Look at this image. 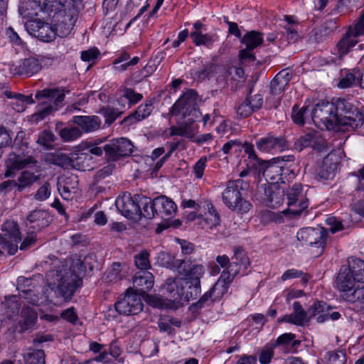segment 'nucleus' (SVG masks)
I'll use <instances>...</instances> for the list:
<instances>
[{"instance_id": "obj_42", "label": "nucleus", "mask_w": 364, "mask_h": 364, "mask_svg": "<svg viewBox=\"0 0 364 364\" xmlns=\"http://www.w3.org/2000/svg\"><path fill=\"white\" fill-rule=\"evenodd\" d=\"M158 259L161 266L173 271H177L181 262V259H176L174 255L166 252H161Z\"/></svg>"}, {"instance_id": "obj_51", "label": "nucleus", "mask_w": 364, "mask_h": 364, "mask_svg": "<svg viewBox=\"0 0 364 364\" xmlns=\"http://www.w3.org/2000/svg\"><path fill=\"white\" fill-rule=\"evenodd\" d=\"M99 113L105 118V124L110 126L122 113L117 109L110 107H102Z\"/></svg>"}, {"instance_id": "obj_63", "label": "nucleus", "mask_w": 364, "mask_h": 364, "mask_svg": "<svg viewBox=\"0 0 364 364\" xmlns=\"http://www.w3.org/2000/svg\"><path fill=\"white\" fill-rule=\"evenodd\" d=\"M50 192L51 186L50 183L46 182L38 189L34 198L37 200L43 201L50 196Z\"/></svg>"}, {"instance_id": "obj_19", "label": "nucleus", "mask_w": 364, "mask_h": 364, "mask_svg": "<svg viewBox=\"0 0 364 364\" xmlns=\"http://www.w3.org/2000/svg\"><path fill=\"white\" fill-rule=\"evenodd\" d=\"M37 161L32 156H25L11 153L5 161V178H11L15 176V171L22 170L35 166Z\"/></svg>"}, {"instance_id": "obj_40", "label": "nucleus", "mask_w": 364, "mask_h": 364, "mask_svg": "<svg viewBox=\"0 0 364 364\" xmlns=\"http://www.w3.org/2000/svg\"><path fill=\"white\" fill-rule=\"evenodd\" d=\"M190 36L195 45L197 46H205L207 48H210L217 38L215 35L203 34L201 31H198L191 32Z\"/></svg>"}, {"instance_id": "obj_7", "label": "nucleus", "mask_w": 364, "mask_h": 364, "mask_svg": "<svg viewBox=\"0 0 364 364\" xmlns=\"http://www.w3.org/2000/svg\"><path fill=\"white\" fill-rule=\"evenodd\" d=\"M75 157H70L62 152L48 153L45 156V161L63 169L74 168L85 171L87 166L84 164L86 160H90L92 156L85 153L75 154Z\"/></svg>"}, {"instance_id": "obj_61", "label": "nucleus", "mask_w": 364, "mask_h": 364, "mask_svg": "<svg viewBox=\"0 0 364 364\" xmlns=\"http://www.w3.org/2000/svg\"><path fill=\"white\" fill-rule=\"evenodd\" d=\"M241 264L238 262H232L229 263L228 268L223 271L221 274H225L224 277H228L232 282L235 277L239 274Z\"/></svg>"}, {"instance_id": "obj_17", "label": "nucleus", "mask_w": 364, "mask_h": 364, "mask_svg": "<svg viewBox=\"0 0 364 364\" xmlns=\"http://www.w3.org/2000/svg\"><path fill=\"white\" fill-rule=\"evenodd\" d=\"M282 164H284V160L279 157L271 160H259L258 174H262L269 183H278L281 182Z\"/></svg>"}, {"instance_id": "obj_26", "label": "nucleus", "mask_w": 364, "mask_h": 364, "mask_svg": "<svg viewBox=\"0 0 364 364\" xmlns=\"http://www.w3.org/2000/svg\"><path fill=\"white\" fill-rule=\"evenodd\" d=\"M154 210L161 218L171 217L176 211V205L165 196H157L154 199Z\"/></svg>"}, {"instance_id": "obj_2", "label": "nucleus", "mask_w": 364, "mask_h": 364, "mask_svg": "<svg viewBox=\"0 0 364 364\" xmlns=\"http://www.w3.org/2000/svg\"><path fill=\"white\" fill-rule=\"evenodd\" d=\"M176 272L186 284V298L196 299L201 292L200 279L205 274L204 266L192 260L191 257H185L181 259Z\"/></svg>"}, {"instance_id": "obj_27", "label": "nucleus", "mask_w": 364, "mask_h": 364, "mask_svg": "<svg viewBox=\"0 0 364 364\" xmlns=\"http://www.w3.org/2000/svg\"><path fill=\"white\" fill-rule=\"evenodd\" d=\"M355 282L357 281L353 277V274H352L349 268L345 265L341 266L336 279L337 289L343 292V294H346V293L353 290Z\"/></svg>"}, {"instance_id": "obj_1", "label": "nucleus", "mask_w": 364, "mask_h": 364, "mask_svg": "<svg viewBox=\"0 0 364 364\" xmlns=\"http://www.w3.org/2000/svg\"><path fill=\"white\" fill-rule=\"evenodd\" d=\"M87 269V258L75 257L69 267L62 265L48 272L49 287L57 296L70 300L82 285V277Z\"/></svg>"}, {"instance_id": "obj_45", "label": "nucleus", "mask_w": 364, "mask_h": 364, "mask_svg": "<svg viewBox=\"0 0 364 364\" xmlns=\"http://www.w3.org/2000/svg\"><path fill=\"white\" fill-rule=\"evenodd\" d=\"M215 301H216L213 299L209 291H208L198 301L192 304L190 306L189 309L193 314H197L202 308L205 306H210Z\"/></svg>"}, {"instance_id": "obj_16", "label": "nucleus", "mask_w": 364, "mask_h": 364, "mask_svg": "<svg viewBox=\"0 0 364 364\" xmlns=\"http://www.w3.org/2000/svg\"><path fill=\"white\" fill-rule=\"evenodd\" d=\"M143 307L140 296L132 288L127 289L124 297L114 304L116 311L119 314L126 316L137 314L142 311Z\"/></svg>"}, {"instance_id": "obj_21", "label": "nucleus", "mask_w": 364, "mask_h": 364, "mask_svg": "<svg viewBox=\"0 0 364 364\" xmlns=\"http://www.w3.org/2000/svg\"><path fill=\"white\" fill-rule=\"evenodd\" d=\"M50 223V215L47 211L36 209L27 215L25 226L26 231L38 232L48 227Z\"/></svg>"}, {"instance_id": "obj_11", "label": "nucleus", "mask_w": 364, "mask_h": 364, "mask_svg": "<svg viewBox=\"0 0 364 364\" xmlns=\"http://www.w3.org/2000/svg\"><path fill=\"white\" fill-rule=\"evenodd\" d=\"M134 145L127 138L112 139L104 146L105 159L108 161H117L130 156L134 151Z\"/></svg>"}, {"instance_id": "obj_52", "label": "nucleus", "mask_w": 364, "mask_h": 364, "mask_svg": "<svg viewBox=\"0 0 364 364\" xmlns=\"http://www.w3.org/2000/svg\"><path fill=\"white\" fill-rule=\"evenodd\" d=\"M285 20L288 22V25L284 26L285 33L288 43H295L299 39V35L295 28L294 22L289 16H284Z\"/></svg>"}, {"instance_id": "obj_33", "label": "nucleus", "mask_w": 364, "mask_h": 364, "mask_svg": "<svg viewBox=\"0 0 364 364\" xmlns=\"http://www.w3.org/2000/svg\"><path fill=\"white\" fill-rule=\"evenodd\" d=\"M137 198H139L137 201L140 211L137 221L141 220L143 218L148 220L154 218L156 215V213L154 210V200L141 195Z\"/></svg>"}, {"instance_id": "obj_12", "label": "nucleus", "mask_w": 364, "mask_h": 364, "mask_svg": "<svg viewBox=\"0 0 364 364\" xmlns=\"http://www.w3.org/2000/svg\"><path fill=\"white\" fill-rule=\"evenodd\" d=\"M46 60L52 63L53 58L43 55H40L38 58L33 56L19 60L17 64L13 65L11 71L14 75L30 77L42 70L43 63Z\"/></svg>"}, {"instance_id": "obj_13", "label": "nucleus", "mask_w": 364, "mask_h": 364, "mask_svg": "<svg viewBox=\"0 0 364 364\" xmlns=\"http://www.w3.org/2000/svg\"><path fill=\"white\" fill-rule=\"evenodd\" d=\"M240 42L245 46V48L239 52L240 65H243L246 63L254 62L256 57L252 51L263 43L262 33L257 31H247L242 37Z\"/></svg>"}, {"instance_id": "obj_53", "label": "nucleus", "mask_w": 364, "mask_h": 364, "mask_svg": "<svg viewBox=\"0 0 364 364\" xmlns=\"http://www.w3.org/2000/svg\"><path fill=\"white\" fill-rule=\"evenodd\" d=\"M38 287L33 278L18 277L17 279V290L20 294H25L29 290Z\"/></svg>"}, {"instance_id": "obj_10", "label": "nucleus", "mask_w": 364, "mask_h": 364, "mask_svg": "<svg viewBox=\"0 0 364 364\" xmlns=\"http://www.w3.org/2000/svg\"><path fill=\"white\" fill-rule=\"evenodd\" d=\"M0 246L6 249L9 255H14L18 250V243L21 240V233L17 222L6 220L1 226Z\"/></svg>"}, {"instance_id": "obj_47", "label": "nucleus", "mask_w": 364, "mask_h": 364, "mask_svg": "<svg viewBox=\"0 0 364 364\" xmlns=\"http://www.w3.org/2000/svg\"><path fill=\"white\" fill-rule=\"evenodd\" d=\"M45 353L43 350H33L24 354L26 364H46Z\"/></svg>"}, {"instance_id": "obj_37", "label": "nucleus", "mask_w": 364, "mask_h": 364, "mask_svg": "<svg viewBox=\"0 0 364 364\" xmlns=\"http://www.w3.org/2000/svg\"><path fill=\"white\" fill-rule=\"evenodd\" d=\"M361 77H364L359 68H354L351 72L346 73L341 77L338 84L340 88H348L355 85H359Z\"/></svg>"}, {"instance_id": "obj_38", "label": "nucleus", "mask_w": 364, "mask_h": 364, "mask_svg": "<svg viewBox=\"0 0 364 364\" xmlns=\"http://www.w3.org/2000/svg\"><path fill=\"white\" fill-rule=\"evenodd\" d=\"M357 37L348 30L344 36L337 43V48L340 56L347 54L351 48L355 46L358 41L355 39Z\"/></svg>"}, {"instance_id": "obj_35", "label": "nucleus", "mask_w": 364, "mask_h": 364, "mask_svg": "<svg viewBox=\"0 0 364 364\" xmlns=\"http://www.w3.org/2000/svg\"><path fill=\"white\" fill-rule=\"evenodd\" d=\"M39 180V176L29 171H23L16 179L18 185V192L21 193L25 189L31 188L37 181Z\"/></svg>"}, {"instance_id": "obj_34", "label": "nucleus", "mask_w": 364, "mask_h": 364, "mask_svg": "<svg viewBox=\"0 0 364 364\" xmlns=\"http://www.w3.org/2000/svg\"><path fill=\"white\" fill-rule=\"evenodd\" d=\"M0 313L9 318L18 314L20 309V304L17 296L15 295L6 296L4 301H0Z\"/></svg>"}, {"instance_id": "obj_28", "label": "nucleus", "mask_w": 364, "mask_h": 364, "mask_svg": "<svg viewBox=\"0 0 364 364\" xmlns=\"http://www.w3.org/2000/svg\"><path fill=\"white\" fill-rule=\"evenodd\" d=\"M152 100H146L145 104L139 105L137 109L131 114L126 117L122 122V124L130 126L131 124L139 122L148 117L152 111Z\"/></svg>"}, {"instance_id": "obj_22", "label": "nucleus", "mask_w": 364, "mask_h": 364, "mask_svg": "<svg viewBox=\"0 0 364 364\" xmlns=\"http://www.w3.org/2000/svg\"><path fill=\"white\" fill-rule=\"evenodd\" d=\"M257 149L264 153L271 151H283L288 149V142L284 136L277 137L271 133L260 138L256 142Z\"/></svg>"}, {"instance_id": "obj_29", "label": "nucleus", "mask_w": 364, "mask_h": 364, "mask_svg": "<svg viewBox=\"0 0 364 364\" xmlns=\"http://www.w3.org/2000/svg\"><path fill=\"white\" fill-rule=\"evenodd\" d=\"M72 122L77 124L81 129L86 133L95 132L100 128L101 120L99 117L91 116H74Z\"/></svg>"}, {"instance_id": "obj_43", "label": "nucleus", "mask_w": 364, "mask_h": 364, "mask_svg": "<svg viewBox=\"0 0 364 364\" xmlns=\"http://www.w3.org/2000/svg\"><path fill=\"white\" fill-rule=\"evenodd\" d=\"M343 296L348 302L364 304V285L354 287L352 291L346 293Z\"/></svg>"}, {"instance_id": "obj_14", "label": "nucleus", "mask_w": 364, "mask_h": 364, "mask_svg": "<svg viewBox=\"0 0 364 364\" xmlns=\"http://www.w3.org/2000/svg\"><path fill=\"white\" fill-rule=\"evenodd\" d=\"M79 13V7L73 6L68 11L65 9L55 14L53 18H55L53 29L57 36L63 38L67 36L77 20Z\"/></svg>"}, {"instance_id": "obj_25", "label": "nucleus", "mask_w": 364, "mask_h": 364, "mask_svg": "<svg viewBox=\"0 0 364 364\" xmlns=\"http://www.w3.org/2000/svg\"><path fill=\"white\" fill-rule=\"evenodd\" d=\"M178 279L177 277H169L166 279L163 286L164 294H166L170 300H183L188 301L190 299L186 298V289L183 286H178Z\"/></svg>"}, {"instance_id": "obj_15", "label": "nucleus", "mask_w": 364, "mask_h": 364, "mask_svg": "<svg viewBox=\"0 0 364 364\" xmlns=\"http://www.w3.org/2000/svg\"><path fill=\"white\" fill-rule=\"evenodd\" d=\"M288 211L293 215L299 216L304 211L309 205L308 199L306 198V193L303 191V186L301 183H296L286 191Z\"/></svg>"}, {"instance_id": "obj_31", "label": "nucleus", "mask_w": 364, "mask_h": 364, "mask_svg": "<svg viewBox=\"0 0 364 364\" xmlns=\"http://www.w3.org/2000/svg\"><path fill=\"white\" fill-rule=\"evenodd\" d=\"M332 309L333 307L325 301H317L309 308V315L310 318L318 315L316 318V321L318 323H323L330 318L331 314L329 311Z\"/></svg>"}, {"instance_id": "obj_4", "label": "nucleus", "mask_w": 364, "mask_h": 364, "mask_svg": "<svg viewBox=\"0 0 364 364\" xmlns=\"http://www.w3.org/2000/svg\"><path fill=\"white\" fill-rule=\"evenodd\" d=\"M64 92L63 89L58 87L46 88L38 91L36 94V98L46 100L42 102V105L38 111L31 115V120L33 122L38 123L39 121L44 119L53 112L56 111L65 99Z\"/></svg>"}, {"instance_id": "obj_5", "label": "nucleus", "mask_w": 364, "mask_h": 364, "mask_svg": "<svg viewBox=\"0 0 364 364\" xmlns=\"http://www.w3.org/2000/svg\"><path fill=\"white\" fill-rule=\"evenodd\" d=\"M198 95L194 90H188L172 106L170 113L172 115L182 114V118L188 117L191 123L198 120L202 115L198 107Z\"/></svg>"}, {"instance_id": "obj_24", "label": "nucleus", "mask_w": 364, "mask_h": 364, "mask_svg": "<svg viewBox=\"0 0 364 364\" xmlns=\"http://www.w3.org/2000/svg\"><path fill=\"white\" fill-rule=\"evenodd\" d=\"M133 284L134 292L139 296L145 297L154 286V276L147 271H140L134 275Z\"/></svg>"}, {"instance_id": "obj_50", "label": "nucleus", "mask_w": 364, "mask_h": 364, "mask_svg": "<svg viewBox=\"0 0 364 364\" xmlns=\"http://www.w3.org/2000/svg\"><path fill=\"white\" fill-rule=\"evenodd\" d=\"M308 110V106H304L300 108L298 105H294L291 112L293 122L299 126H303L305 124L306 114Z\"/></svg>"}, {"instance_id": "obj_49", "label": "nucleus", "mask_w": 364, "mask_h": 364, "mask_svg": "<svg viewBox=\"0 0 364 364\" xmlns=\"http://www.w3.org/2000/svg\"><path fill=\"white\" fill-rule=\"evenodd\" d=\"M82 134L80 129L77 127H68L61 129L59 135L63 141L75 140Z\"/></svg>"}, {"instance_id": "obj_39", "label": "nucleus", "mask_w": 364, "mask_h": 364, "mask_svg": "<svg viewBox=\"0 0 364 364\" xmlns=\"http://www.w3.org/2000/svg\"><path fill=\"white\" fill-rule=\"evenodd\" d=\"M348 262L347 267L349 268L357 282L364 283V261L356 257H350Z\"/></svg>"}, {"instance_id": "obj_58", "label": "nucleus", "mask_w": 364, "mask_h": 364, "mask_svg": "<svg viewBox=\"0 0 364 364\" xmlns=\"http://www.w3.org/2000/svg\"><path fill=\"white\" fill-rule=\"evenodd\" d=\"M249 99V97H245V100L236 108L237 114L241 118H246L255 112Z\"/></svg>"}, {"instance_id": "obj_41", "label": "nucleus", "mask_w": 364, "mask_h": 364, "mask_svg": "<svg viewBox=\"0 0 364 364\" xmlns=\"http://www.w3.org/2000/svg\"><path fill=\"white\" fill-rule=\"evenodd\" d=\"M57 139L50 130L45 129L38 134L36 142L45 150H52L55 148L54 142Z\"/></svg>"}, {"instance_id": "obj_54", "label": "nucleus", "mask_w": 364, "mask_h": 364, "mask_svg": "<svg viewBox=\"0 0 364 364\" xmlns=\"http://www.w3.org/2000/svg\"><path fill=\"white\" fill-rule=\"evenodd\" d=\"M149 252L144 250L140 253L134 255V262L136 267L141 271L147 270L151 267L150 262L149 259Z\"/></svg>"}, {"instance_id": "obj_57", "label": "nucleus", "mask_w": 364, "mask_h": 364, "mask_svg": "<svg viewBox=\"0 0 364 364\" xmlns=\"http://www.w3.org/2000/svg\"><path fill=\"white\" fill-rule=\"evenodd\" d=\"M274 346L272 343H268L261 350L259 360L261 364H268L274 356Z\"/></svg>"}, {"instance_id": "obj_3", "label": "nucleus", "mask_w": 364, "mask_h": 364, "mask_svg": "<svg viewBox=\"0 0 364 364\" xmlns=\"http://www.w3.org/2000/svg\"><path fill=\"white\" fill-rule=\"evenodd\" d=\"M247 183L242 179L229 181L226 188L223 192L222 198L225 205L231 210L237 213H247L252 207L250 201L242 196Z\"/></svg>"}, {"instance_id": "obj_59", "label": "nucleus", "mask_w": 364, "mask_h": 364, "mask_svg": "<svg viewBox=\"0 0 364 364\" xmlns=\"http://www.w3.org/2000/svg\"><path fill=\"white\" fill-rule=\"evenodd\" d=\"M45 22H43L40 19H37V18H30V20L27 21L26 23H25V28L26 30L28 31V33L34 36V37H36V34L38 31V30H40L41 26H43Z\"/></svg>"}, {"instance_id": "obj_62", "label": "nucleus", "mask_w": 364, "mask_h": 364, "mask_svg": "<svg viewBox=\"0 0 364 364\" xmlns=\"http://www.w3.org/2000/svg\"><path fill=\"white\" fill-rule=\"evenodd\" d=\"M328 355L329 364H346V354L343 350L330 351Z\"/></svg>"}, {"instance_id": "obj_8", "label": "nucleus", "mask_w": 364, "mask_h": 364, "mask_svg": "<svg viewBox=\"0 0 364 364\" xmlns=\"http://www.w3.org/2000/svg\"><path fill=\"white\" fill-rule=\"evenodd\" d=\"M311 119L316 124L322 123L327 129H338V118L334 102L322 101L316 104L311 111Z\"/></svg>"}, {"instance_id": "obj_23", "label": "nucleus", "mask_w": 364, "mask_h": 364, "mask_svg": "<svg viewBox=\"0 0 364 364\" xmlns=\"http://www.w3.org/2000/svg\"><path fill=\"white\" fill-rule=\"evenodd\" d=\"M338 161L335 154H328L321 161L317 162L315 169V177L317 179L328 180L335 175Z\"/></svg>"}, {"instance_id": "obj_36", "label": "nucleus", "mask_w": 364, "mask_h": 364, "mask_svg": "<svg viewBox=\"0 0 364 364\" xmlns=\"http://www.w3.org/2000/svg\"><path fill=\"white\" fill-rule=\"evenodd\" d=\"M225 274H221L214 286L209 290L215 301L220 300L223 296L227 293L228 288L232 282L230 279L224 277Z\"/></svg>"}, {"instance_id": "obj_56", "label": "nucleus", "mask_w": 364, "mask_h": 364, "mask_svg": "<svg viewBox=\"0 0 364 364\" xmlns=\"http://www.w3.org/2000/svg\"><path fill=\"white\" fill-rule=\"evenodd\" d=\"M287 85L281 77V75H276L270 82V93L272 95L281 94L286 88Z\"/></svg>"}, {"instance_id": "obj_64", "label": "nucleus", "mask_w": 364, "mask_h": 364, "mask_svg": "<svg viewBox=\"0 0 364 364\" xmlns=\"http://www.w3.org/2000/svg\"><path fill=\"white\" fill-rule=\"evenodd\" d=\"M348 30L354 36H364V11L358 18L353 28H349Z\"/></svg>"}, {"instance_id": "obj_18", "label": "nucleus", "mask_w": 364, "mask_h": 364, "mask_svg": "<svg viewBox=\"0 0 364 364\" xmlns=\"http://www.w3.org/2000/svg\"><path fill=\"white\" fill-rule=\"evenodd\" d=\"M137 196L140 195L135 194L132 197L130 193L124 194L122 196H119L115 201V205L119 212L127 219L134 221H137L140 213Z\"/></svg>"}, {"instance_id": "obj_44", "label": "nucleus", "mask_w": 364, "mask_h": 364, "mask_svg": "<svg viewBox=\"0 0 364 364\" xmlns=\"http://www.w3.org/2000/svg\"><path fill=\"white\" fill-rule=\"evenodd\" d=\"M57 33L54 31L53 26L48 23H44L38 30L36 37L44 42H50L55 39Z\"/></svg>"}, {"instance_id": "obj_6", "label": "nucleus", "mask_w": 364, "mask_h": 364, "mask_svg": "<svg viewBox=\"0 0 364 364\" xmlns=\"http://www.w3.org/2000/svg\"><path fill=\"white\" fill-rule=\"evenodd\" d=\"M336 114H338V129L350 127L353 129L359 128L360 123L358 116L360 115L359 110L349 101L338 98L334 102Z\"/></svg>"}, {"instance_id": "obj_30", "label": "nucleus", "mask_w": 364, "mask_h": 364, "mask_svg": "<svg viewBox=\"0 0 364 364\" xmlns=\"http://www.w3.org/2000/svg\"><path fill=\"white\" fill-rule=\"evenodd\" d=\"M38 318V314L32 308L28 306L23 307L21 311V319L18 321L19 333H24L34 326Z\"/></svg>"}, {"instance_id": "obj_46", "label": "nucleus", "mask_w": 364, "mask_h": 364, "mask_svg": "<svg viewBox=\"0 0 364 364\" xmlns=\"http://www.w3.org/2000/svg\"><path fill=\"white\" fill-rule=\"evenodd\" d=\"M116 166L114 164H109L108 165L98 170L95 174L93 185L98 186L100 183H103L104 181L112 174Z\"/></svg>"}, {"instance_id": "obj_48", "label": "nucleus", "mask_w": 364, "mask_h": 364, "mask_svg": "<svg viewBox=\"0 0 364 364\" xmlns=\"http://www.w3.org/2000/svg\"><path fill=\"white\" fill-rule=\"evenodd\" d=\"M294 315L296 318V323L298 326H302L304 323H307L311 318L309 315V309L304 311L300 302L295 301L293 304Z\"/></svg>"}, {"instance_id": "obj_9", "label": "nucleus", "mask_w": 364, "mask_h": 364, "mask_svg": "<svg viewBox=\"0 0 364 364\" xmlns=\"http://www.w3.org/2000/svg\"><path fill=\"white\" fill-rule=\"evenodd\" d=\"M327 236V230L321 226L300 229L296 235L299 240L317 248L315 252L317 256L323 254L326 245Z\"/></svg>"}, {"instance_id": "obj_60", "label": "nucleus", "mask_w": 364, "mask_h": 364, "mask_svg": "<svg viewBox=\"0 0 364 364\" xmlns=\"http://www.w3.org/2000/svg\"><path fill=\"white\" fill-rule=\"evenodd\" d=\"M123 92L124 97L127 100L129 108L132 105L136 104L143 98V95L141 94L135 92V91L132 88L125 87Z\"/></svg>"}, {"instance_id": "obj_55", "label": "nucleus", "mask_w": 364, "mask_h": 364, "mask_svg": "<svg viewBox=\"0 0 364 364\" xmlns=\"http://www.w3.org/2000/svg\"><path fill=\"white\" fill-rule=\"evenodd\" d=\"M231 259L232 262H238L239 264L242 265L245 269H247V267L250 264V259L245 250L240 247H234V255L232 257Z\"/></svg>"}, {"instance_id": "obj_32", "label": "nucleus", "mask_w": 364, "mask_h": 364, "mask_svg": "<svg viewBox=\"0 0 364 364\" xmlns=\"http://www.w3.org/2000/svg\"><path fill=\"white\" fill-rule=\"evenodd\" d=\"M40 11H45L40 0H28L22 2L18 8L19 14L26 18H33Z\"/></svg>"}, {"instance_id": "obj_20", "label": "nucleus", "mask_w": 364, "mask_h": 364, "mask_svg": "<svg viewBox=\"0 0 364 364\" xmlns=\"http://www.w3.org/2000/svg\"><path fill=\"white\" fill-rule=\"evenodd\" d=\"M48 285L44 288L43 294L40 295L38 288H34L25 294H20V298L26 300L28 304L34 306L47 305L54 303L53 297H61L55 294V291L51 290L49 287V278L46 275Z\"/></svg>"}]
</instances>
